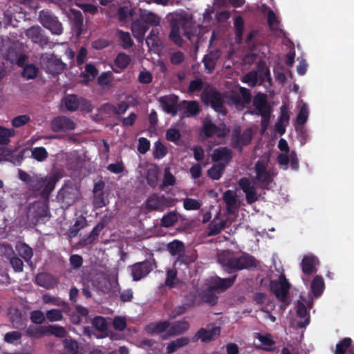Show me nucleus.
I'll use <instances>...</instances> for the list:
<instances>
[{
  "label": "nucleus",
  "mask_w": 354,
  "mask_h": 354,
  "mask_svg": "<svg viewBox=\"0 0 354 354\" xmlns=\"http://www.w3.org/2000/svg\"><path fill=\"white\" fill-rule=\"evenodd\" d=\"M239 93L231 92L222 94L216 88H212L209 90L203 91L202 98L207 104H210L212 108L217 113L225 115L227 113L224 106V98L227 100L229 105H234L239 110L243 109L252 100L250 91L245 87H239Z\"/></svg>",
  "instance_id": "obj_1"
},
{
  "label": "nucleus",
  "mask_w": 354,
  "mask_h": 354,
  "mask_svg": "<svg viewBox=\"0 0 354 354\" xmlns=\"http://www.w3.org/2000/svg\"><path fill=\"white\" fill-rule=\"evenodd\" d=\"M216 289H185L183 295L184 297L183 304L176 307L169 315V317L174 319L183 314L188 308L206 303L214 306L217 303L218 296Z\"/></svg>",
  "instance_id": "obj_2"
},
{
  "label": "nucleus",
  "mask_w": 354,
  "mask_h": 354,
  "mask_svg": "<svg viewBox=\"0 0 354 354\" xmlns=\"http://www.w3.org/2000/svg\"><path fill=\"white\" fill-rule=\"evenodd\" d=\"M217 259L223 269L230 273L257 266L255 258L245 252L223 250L218 254Z\"/></svg>",
  "instance_id": "obj_3"
},
{
  "label": "nucleus",
  "mask_w": 354,
  "mask_h": 354,
  "mask_svg": "<svg viewBox=\"0 0 354 354\" xmlns=\"http://www.w3.org/2000/svg\"><path fill=\"white\" fill-rule=\"evenodd\" d=\"M58 180L57 175L55 174L45 177L35 175L28 189L34 192H39L44 198H48Z\"/></svg>",
  "instance_id": "obj_4"
},
{
  "label": "nucleus",
  "mask_w": 354,
  "mask_h": 354,
  "mask_svg": "<svg viewBox=\"0 0 354 354\" xmlns=\"http://www.w3.org/2000/svg\"><path fill=\"white\" fill-rule=\"evenodd\" d=\"M48 215V206L45 201H35L29 204L27 207V221L32 225H37L39 223L43 222Z\"/></svg>",
  "instance_id": "obj_5"
},
{
  "label": "nucleus",
  "mask_w": 354,
  "mask_h": 354,
  "mask_svg": "<svg viewBox=\"0 0 354 354\" xmlns=\"http://www.w3.org/2000/svg\"><path fill=\"white\" fill-rule=\"evenodd\" d=\"M156 267V260L153 257V254H151L149 259L136 263L129 268L133 281H139L147 276Z\"/></svg>",
  "instance_id": "obj_6"
},
{
  "label": "nucleus",
  "mask_w": 354,
  "mask_h": 354,
  "mask_svg": "<svg viewBox=\"0 0 354 354\" xmlns=\"http://www.w3.org/2000/svg\"><path fill=\"white\" fill-rule=\"evenodd\" d=\"M252 137L253 133L251 129H246L241 133V127L236 126L232 131L231 146L241 153L243 147L248 145L251 142Z\"/></svg>",
  "instance_id": "obj_7"
},
{
  "label": "nucleus",
  "mask_w": 354,
  "mask_h": 354,
  "mask_svg": "<svg viewBox=\"0 0 354 354\" xmlns=\"http://www.w3.org/2000/svg\"><path fill=\"white\" fill-rule=\"evenodd\" d=\"M41 63L42 68L53 75L62 73L66 66V64L55 54L43 55Z\"/></svg>",
  "instance_id": "obj_8"
},
{
  "label": "nucleus",
  "mask_w": 354,
  "mask_h": 354,
  "mask_svg": "<svg viewBox=\"0 0 354 354\" xmlns=\"http://www.w3.org/2000/svg\"><path fill=\"white\" fill-rule=\"evenodd\" d=\"M79 189L73 185H64L59 191L57 198L66 207L72 205L80 198Z\"/></svg>",
  "instance_id": "obj_9"
},
{
  "label": "nucleus",
  "mask_w": 354,
  "mask_h": 354,
  "mask_svg": "<svg viewBox=\"0 0 354 354\" xmlns=\"http://www.w3.org/2000/svg\"><path fill=\"white\" fill-rule=\"evenodd\" d=\"M39 19L40 23L53 34L59 35L62 33V25L57 17L48 11L41 10L39 12Z\"/></svg>",
  "instance_id": "obj_10"
},
{
  "label": "nucleus",
  "mask_w": 354,
  "mask_h": 354,
  "mask_svg": "<svg viewBox=\"0 0 354 354\" xmlns=\"http://www.w3.org/2000/svg\"><path fill=\"white\" fill-rule=\"evenodd\" d=\"M256 176L254 182H257L261 188L265 189L272 182L270 172L267 169V163L258 160L254 165Z\"/></svg>",
  "instance_id": "obj_11"
},
{
  "label": "nucleus",
  "mask_w": 354,
  "mask_h": 354,
  "mask_svg": "<svg viewBox=\"0 0 354 354\" xmlns=\"http://www.w3.org/2000/svg\"><path fill=\"white\" fill-rule=\"evenodd\" d=\"M158 102L163 111L173 117L176 116L180 111L179 97L176 95L162 96L158 99Z\"/></svg>",
  "instance_id": "obj_12"
},
{
  "label": "nucleus",
  "mask_w": 354,
  "mask_h": 354,
  "mask_svg": "<svg viewBox=\"0 0 354 354\" xmlns=\"http://www.w3.org/2000/svg\"><path fill=\"white\" fill-rule=\"evenodd\" d=\"M75 127L74 121L65 115L56 116L50 122V129L55 133H65L74 130Z\"/></svg>",
  "instance_id": "obj_13"
},
{
  "label": "nucleus",
  "mask_w": 354,
  "mask_h": 354,
  "mask_svg": "<svg viewBox=\"0 0 354 354\" xmlns=\"http://www.w3.org/2000/svg\"><path fill=\"white\" fill-rule=\"evenodd\" d=\"M239 186L245 194V199L248 204L251 205L258 201V196L255 187L251 184L249 178L243 177L239 179Z\"/></svg>",
  "instance_id": "obj_14"
},
{
  "label": "nucleus",
  "mask_w": 354,
  "mask_h": 354,
  "mask_svg": "<svg viewBox=\"0 0 354 354\" xmlns=\"http://www.w3.org/2000/svg\"><path fill=\"white\" fill-rule=\"evenodd\" d=\"M253 106L257 111V114L261 118H268V115L271 113V107L269 105L266 95L262 93H257L253 100Z\"/></svg>",
  "instance_id": "obj_15"
},
{
  "label": "nucleus",
  "mask_w": 354,
  "mask_h": 354,
  "mask_svg": "<svg viewBox=\"0 0 354 354\" xmlns=\"http://www.w3.org/2000/svg\"><path fill=\"white\" fill-rule=\"evenodd\" d=\"M26 35L32 42L38 44L42 48L48 44V37L44 35L43 30L39 26H33L28 28L26 31Z\"/></svg>",
  "instance_id": "obj_16"
},
{
  "label": "nucleus",
  "mask_w": 354,
  "mask_h": 354,
  "mask_svg": "<svg viewBox=\"0 0 354 354\" xmlns=\"http://www.w3.org/2000/svg\"><path fill=\"white\" fill-rule=\"evenodd\" d=\"M186 23V19L182 18L173 20L171 23V31L169 38L178 46H181L183 41V39L180 35V28H183Z\"/></svg>",
  "instance_id": "obj_17"
},
{
  "label": "nucleus",
  "mask_w": 354,
  "mask_h": 354,
  "mask_svg": "<svg viewBox=\"0 0 354 354\" xmlns=\"http://www.w3.org/2000/svg\"><path fill=\"white\" fill-rule=\"evenodd\" d=\"M107 221L106 217L102 218L93 227L90 234L79 241V244L82 246H86L93 243L97 239L101 231L105 227Z\"/></svg>",
  "instance_id": "obj_18"
},
{
  "label": "nucleus",
  "mask_w": 354,
  "mask_h": 354,
  "mask_svg": "<svg viewBox=\"0 0 354 354\" xmlns=\"http://www.w3.org/2000/svg\"><path fill=\"white\" fill-rule=\"evenodd\" d=\"M319 265L318 258L313 254L305 255L301 262V270L305 275H311L317 272V266Z\"/></svg>",
  "instance_id": "obj_19"
},
{
  "label": "nucleus",
  "mask_w": 354,
  "mask_h": 354,
  "mask_svg": "<svg viewBox=\"0 0 354 354\" xmlns=\"http://www.w3.org/2000/svg\"><path fill=\"white\" fill-rule=\"evenodd\" d=\"M236 279V277L230 278H220L217 276L211 277L205 280V288H230Z\"/></svg>",
  "instance_id": "obj_20"
},
{
  "label": "nucleus",
  "mask_w": 354,
  "mask_h": 354,
  "mask_svg": "<svg viewBox=\"0 0 354 354\" xmlns=\"http://www.w3.org/2000/svg\"><path fill=\"white\" fill-rule=\"evenodd\" d=\"M221 328L218 326H214L211 328H201L196 334L194 338L201 339L203 342H207L215 339L220 335Z\"/></svg>",
  "instance_id": "obj_21"
},
{
  "label": "nucleus",
  "mask_w": 354,
  "mask_h": 354,
  "mask_svg": "<svg viewBox=\"0 0 354 354\" xmlns=\"http://www.w3.org/2000/svg\"><path fill=\"white\" fill-rule=\"evenodd\" d=\"M268 278L270 280L269 288H291V284L285 273H275L273 270H271Z\"/></svg>",
  "instance_id": "obj_22"
},
{
  "label": "nucleus",
  "mask_w": 354,
  "mask_h": 354,
  "mask_svg": "<svg viewBox=\"0 0 354 354\" xmlns=\"http://www.w3.org/2000/svg\"><path fill=\"white\" fill-rule=\"evenodd\" d=\"M232 159V151L226 147H222L214 150L212 155L213 162H223L222 164L227 165Z\"/></svg>",
  "instance_id": "obj_23"
},
{
  "label": "nucleus",
  "mask_w": 354,
  "mask_h": 354,
  "mask_svg": "<svg viewBox=\"0 0 354 354\" xmlns=\"http://www.w3.org/2000/svg\"><path fill=\"white\" fill-rule=\"evenodd\" d=\"M223 200L226 205L227 214L233 215L239 208L235 192L230 189L225 191L223 193Z\"/></svg>",
  "instance_id": "obj_24"
},
{
  "label": "nucleus",
  "mask_w": 354,
  "mask_h": 354,
  "mask_svg": "<svg viewBox=\"0 0 354 354\" xmlns=\"http://www.w3.org/2000/svg\"><path fill=\"white\" fill-rule=\"evenodd\" d=\"M200 111L198 102L195 100H183L180 102V111H183L182 115L184 117L196 115Z\"/></svg>",
  "instance_id": "obj_25"
},
{
  "label": "nucleus",
  "mask_w": 354,
  "mask_h": 354,
  "mask_svg": "<svg viewBox=\"0 0 354 354\" xmlns=\"http://www.w3.org/2000/svg\"><path fill=\"white\" fill-rule=\"evenodd\" d=\"M70 19L73 28L77 36H80L83 32L84 17L82 12L74 9L71 10Z\"/></svg>",
  "instance_id": "obj_26"
},
{
  "label": "nucleus",
  "mask_w": 354,
  "mask_h": 354,
  "mask_svg": "<svg viewBox=\"0 0 354 354\" xmlns=\"http://www.w3.org/2000/svg\"><path fill=\"white\" fill-rule=\"evenodd\" d=\"M166 198L163 195L151 194L146 201V207L150 211L158 210L165 205Z\"/></svg>",
  "instance_id": "obj_27"
},
{
  "label": "nucleus",
  "mask_w": 354,
  "mask_h": 354,
  "mask_svg": "<svg viewBox=\"0 0 354 354\" xmlns=\"http://www.w3.org/2000/svg\"><path fill=\"white\" fill-rule=\"evenodd\" d=\"M149 26L145 25L140 19H137L131 24V31L133 37L138 41L143 39L145 33L149 30Z\"/></svg>",
  "instance_id": "obj_28"
},
{
  "label": "nucleus",
  "mask_w": 354,
  "mask_h": 354,
  "mask_svg": "<svg viewBox=\"0 0 354 354\" xmlns=\"http://www.w3.org/2000/svg\"><path fill=\"white\" fill-rule=\"evenodd\" d=\"M220 217V212H218L213 221L209 223L208 227V235L209 236H215L219 234L222 230L225 228L227 225V219L221 220L219 222H216Z\"/></svg>",
  "instance_id": "obj_29"
},
{
  "label": "nucleus",
  "mask_w": 354,
  "mask_h": 354,
  "mask_svg": "<svg viewBox=\"0 0 354 354\" xmlns=\"http://www.w3.org/2000/svg\"><path fill=\"white\" fill-rule=\"evenodd\" d=\"M131 62V57L124 53H119L114 59V65L116 68H113L115 73H120L125 69Z\"/></svg>",
  "instance_id": "obj_30"
},
{
  "label": "nucleus",
  "mask_w": 354,
  "mask_h": 354,
  "mask_svg": "<svg viewBox=\"0 0 354 354\" xmlns=\"http://www.w3.org/2000/svg\"><path fill=\"white\" fill-rule=\"evenodd\" d=\"M16 250L26 262L31 261L33 256L32 249L25 243H18L15 246Z\"/></svg>",
  "instance_id": "obj_31"
},
{
  "label": "nucleus",
  "mask_w": 354,
  "mask_h": 354,
  "mask_svg": "<svg viewBox=\"0 0 354 354\" xmlns=\"http://www.w3.org/2000/svg\"><path fill=\"white\" fill-rule=\"evenodd\" d=\"M189 343V339L187 337H182L171 341L167 346V353L171 354L177 350L185 346Z\"/></svg>",
  "instance_id": "obj_32"
},
{
  "label": "nucleus",
  "mask_w": 354,
  "mask_h": 354,
  "mask_svg": "<svg viewBox=\"0 0 354 354\" xmlns=\"http://www.w3.org/2000/svg\"><path fill=\"white\" fill-rule=\"evenodd\" d=\"M255 337L259 340V342L263 346V348L266 351H272V346L275 344L272 336L270 333H256Z\"/></svg>",
  "instance_id": "obj_33"
},
{
  "label": "nucleus",
  "mask_w": 354,
  "mask_h": 354,
  "mask_svg": "<svg viewBox=\"0 0 354 354\" xmlns=\"http://www.w3.org/2000/svg\"><path fill=\"white\" fill-rule=\"evenodd\" d=\"M306 305V304L301 299L297 301V314L299 317L306 319L304 322H299L297 323V325L299 328L305 327L309 324V316L307 313Z\"/></svg>",
  "instance_id": "obj_34"
},
{
  "label": "nucleus",
  "mask_w": 354,
  "mask_h": 354,
  "mask_svg": "<svg viewBox=\"0 0 354 354\" xmlns=\"http://www.w3.org/2000/svg\"><path fill=\"white\" fill-rule=\"evenodd\" d=\"M159 169L157 165H154L147 171L146 180L147 184L151 188H155L158 183Z\"/></svg>",
  "instance_id": "obj_35"
},
{
  "label": "nucleus",
  "mask_w": 354,
  "mask_h": 354,
  "mask_svg": "<svg viewBox=\"0 0 354 354\" xmlns=\"http://www.w3.org/2000/svg\"><path fill=\"white\" fill-rule=\"evenodd\" d=\"M189 324L185 320L176 322L169 329V333L171 335H180L189 329Z\"/></svg>",
  "instance_id": "obj_36"
},
{
  "label": "nucleus",
  "mask_w": 354,
  "mask_h": 354,
  "mask_svg": "<svg viewBox=\"0 0 354 354\" xmlns=\"http://www.w3.org/2000/svg\"><path fill=\"white\" fill-rule=\"evenodd\" d=\"M169 326L168 321L151 323L146 326V330L149 333H160L166 330Z\"/></svg>",
  "instance_id": "obj_37"
},
{
  "label": "nucleus",
  "mask_w": 354,
  "mask_h": 354,
  "mask_svg": "<svg viewBox=\"0 0 354 354\" xmlns=\"http://www.w3.org/2000/svg\"><path fill=\"white\" fill-rule=\"evenodd\" d=\"M218 131V127L210 120L205 119L203 121L201 133H203L206 138L213 137Z\"/></svg>",
  "instance_id": "obj_38"
},
{
  "label": "nucleus",
  "mask_w": 354,
  "mask_h": 354,
  "mask_svg": "<svg viewBox=\"0 0 354 354\" xmlns=\"http://www.w3.org/2000/svg\"><path fill=\"white\" fill-rule=\"evenodd\" d=\"M225 169V165L222 163L214 164L208 170L207 176L212 180H219Z\"/></svg>",
  "instance_id": "obj_39"
},
{
  "label": "nucleus",
  "mask_w": 354,
  "mask_h": 354,
  "mask_svg": "<svg viewBox=\"0 0 354 354\" xmlns=\"http://www.w3.org/2000/svg\"><path fill=\"white\" fill-rule=\"evenodd\" d=\"M256 72L258 74V77L262 82H271L272 78L270 69L263 62H259L258 63L257 71Z\"/></svg>",
  "instance_id": "obj_40"
},
{
  "label": "nucleus",
  "mask_w": 354,
  "mask_h": 354,
  "mask_svg": "<svg viewBox=\"0 0 354 354\" xmlns=\"http://www.w3.org/2000/svg\"><path fill=\"white\" fill-rule=\"evenodd\" d=\"M272 294L282 302L283 308H286L290 303L291 299L288 293L289 289H270Z\"/></svg>",
  "instance_id": "obj_41"
},
{
  "label": "nucleus",
  "mask_w": 354,
  "mask_h": 354,
  "mask_svg": "<svg viewBox=\"0 0 354 354\" xmlns=\"http://www.w3.org/2000/svg\"><path fill=\"white\" fill-rule=\"evenodd\" d=\"M80 98L74 94L66 95L63 100L66 109L71 112L77 111L78 109Z\"/></svg>",
  "instance_id": "obj_42"
},
{
  "label": "nucleus",
  "mask_w": 354,
  "mask_h": 354,
  "mask_svg": "<svg viewBox=\"0 0 354 354\" xmlns=\"http://www.w3.org/2000/svg\"><path fill=\"white\" fill-rule=\"evenodd\" d=\"M86 225V220L84 217L78 218L75 223L68 229L67 235L70 238L75 237L80 230Z\"/></svg>",
  "instance_id": "obj_43"
},
{
  "label": "nucleus",
  "mask_w": 354,
  "mask_h": 354,
  "mask_svg": "<svg viewBox=\"0 0 354 354\" xmlns=\"http://www.w3.org/2000/svg\"><path fill=\"white\" fill-rule=\"evenodd\" d=\"M235 39L237 43H241L243 39L244 30V21L242 17L238 16L234 19Z\"/></svg>",
  "instance_id": "obj_44"
},
{
  "label": "nucleus",
  "mask_w": 354,
  "mask_h": 354,
  "mask_svg": "<svg viewBox=\"0 0 354 354\" xmlns=\"http://www.w3.org/2000/svg\"><path fill=\"white\" fill-rule=\"evenodd\" d=\"M196 255L194 253L188 254L185 252V250L181 252L178 257L176 258V260L175 261L174 266H176L178 263L180 265L181 264H185L189 265L193 262H194L196 259Z\"/></svg>",
  "instance_id": "obj_45"
},
{
  "label": "nucleus",
  "mask_w": 354,
  "mask_h": 354,
  "mask_svg": "<svg viewBox=\"0 0 354 354\" xmlns=\"http://www.w3.org/2000/svg\"><path fill=\"white\" fill-rule=\"evenodd\" d=\"M53 276L46 272H41L36 276V283L43 288H50L52 283Z\"/></svg>",
  "instance_id": "obj_46"
},
{
  "label": "nucleus",
  "mask_w": 354,
  "mask_h": 354,
  "mask_svg": "<svg viewBox=\"0 0 354 354\" xmlns=\"http://www.w3.org/2000/svg\"><path fill=\"white\" fill-rule=\"evenodd\" d=\"M48 156V153L44 147H37L31 149V157L38 162L44 161Z\"/></svg>",
  "instance_id": "obj_47"
},
{
  "label": "nucleus",
  "mask_w": 354,
  "mask_h": 354,
  "mask_svg": "<svg viewBox=\"0 0 354 354\" xmlns=\"http://www.w3.org/2000/svg\"><path fill=\"white\" fill-rule=\"evenodd\" d=\"M167 249L172 256H178L185 250V245L182 241L174 240L168 244Z\"/></svg>",
  "instance_id": "obj_48"
},
{
  "label": "nucleus",
  "mask_w": 354,
  "mask_h": 354,
  "mask_svg": "<svg viewBox=\"0 0 354 354\" xmlns=\"http://www.w3.org/2000/svg\"><path fill=\"white\" fill-rule=\"evenodd\" d=\"M15 133L13 129H8L0 126V145H7L10 142V137L15 136Z\"/></svg>",
  "instance_id": "obj_49"
},
{
  "label": "nucleus",
  "mask_w": 354,
  "mask_h": 354,
  "mask_svg": "<svg viewBox=\"0 0 354 354\" xmlns=\"http://www.w3.org/2000/svg\"><path fill=\"white\" fill-rule=\"evenodd\" d=\"M133 15V10L129 6H123L118 8L117 11L118 19L121 22H124L129 17Z\"/></svg>",
  "instance_id": "obj_50"
},
{
  "label": "nucleus",
  "mask_w": 354,
  "mask_h": 354,
  "mask_svg": "<svg viewBox=\"0 0 354 354\" xmlns=\"http://www.w3.org/2000/svg\"><path fill=\"white\" fill-rule=\"evenodd\" d=\"M176 180L175 176L171 173L169 167L165 169L162 183L160 185V189L163 190L165 187L173 186L176 184Z\"/></svg>",
  "instance_id": "obj_51"
},
{
  "label": "nucleus",
  "mask_w": 354,
  "mask_h": 354,
  "mask_svg": "<svg viewBox=\"0 0 354 354\" xmlns=\"http://www.w3.org/2000/svg\"><path fill=\"white\" fill-rule=\"evenodd\" d=\"M142 22H144L145 25L149 26H156L158 24H160V18L153 12H148L147 14L142 15L140 19Z\"/></svg>",
  "instance_id": "obj_52"
},
{
  "label": "nucleus",
  "mask_w": 354,
  "mask_h": 354,
  "mask_svg": "<svg viewBox=\"0 0 354 354\" xmlns=\"http://www.w3.org/2000/svg\"><path fill=\"white\" fill-rule=\"evenodd\" d=\"M53 335L57 337H64L66 335V330L62 326L57 325H50L46 326V335Z\"/></svg>",
  "instance_id": "obj_53"
},
{
  "label": "nucleus",
  "mask_w": 354,
  "mask_h": 354,
  "mask_svg": "<svg viewBox=\"0 0 354 354\" xmlns=\"http://www.w3.org/2000/svg\"><path fill=\"white\" fill-rule=\"evenodd\" d=\"M161 30L160 24H158L153 26L149 35L147 36L146 39V42L149 45L151 44L152 45L157 44L160 41L159 39V34Z\"/></svg>",
  "instance_id": "obj_54"
},
{
  "label": "nucleus",
  "mask_w": 354,
  "mask_h": 354,
  "mask_svg": "<svg viewBox=\"0 0 354 354\" xmlns=\"http://www.w3.org/2000/svg\"><path fill=\"white\" fill-rule=\"evenodd\" d=\"M178 283L177 277V271L176 269H168L166 272V279L165 281V286L169 288H173Z\"/></svg>",
  "instance_id": "obj_55"
},
{
  "label": "nucleus",
  "mask_w": 354,
  "mask_h": 354,
  "mask_svg": "<svg viewBox=\"0 0 354 354\" xmlns=\"http://www.w3.org/2000/svg\"><path fill=\"white\" fill-rule=\"evenodd\" d=\"M322 290L323 289H311V290L308 292L307 297L301 295L300 299L306 304L308 308H311L313 307V296L315 297L320 296L322 293Z\"/></svg>",
  "instance_id": "obj_56"
},
{
  "label": "nucleus",
  "mask_w": 354,
  "mask_h": 354,
  "mask_svg": "<svg viewBox=\"0 0 354 354\" xmlns=\"http://www.w3.org/2000/svg\"><path fill=\"white\" fill-rule=\"evenodd\" d=\"M167 148L159 140L154 143L153 157L156 159H162L167 153Z\"/></svg>",
  "instance_id": "obj_57"
},
{
  "label": "nucleus",
  "mask_w": 354,
  "mask_h": 354,
  "mask_svg": "<svg viewBox=\"0 0 354 354\" xmlns=\"http://www.w3.org/2000/svg\"><path fill=\"white\" fill-rule=\"evenodd\" d=\"M38 71V68L34 64H28L24 67L22 76L27 80H32L37 77Z\"/></svg>",
  "instance_id": "obj_58"
},
{
  "label": "nucleus",
  "mask_w": 354,
  "mask_h": 354,
  "mask_svg": "<svg viewBox=\"0 0 354 354\" xmlns=\"http://www.w3.org/2000/svg\"><path fill=\"white\" fill-rule=\"evenodd\" d=\"M43 299L45 303L53 302L54 304L62 307V310L64 311V313H67L70 310V308L66 302L61 301L59 299L53 298L50 295H44Z\"/></svg>",
  "instance_id": "obj_59"
},
{
  "label": "nucleus",
  "mask_w": 354,
  "mask_h": 354,
  "mask_svg": "<svg viewBox=\"0 0 354 354\" xmlns=\"http://www.w3.org/2000/svg\"><path fill=\"white\" fill-rule=\"evenodd\" d=\"M166 139L174 143H177L181 138L180 131L176 128H170L166 131Z\"/></svg>",
  "instance_id": "obj_60"
},
{
  "label": "nucleus",
  "mask_w": 354,
  "mask_h": 354,
  "mask_svg": "<svg viewBox=\"0 0 354 354\" xmlns=\"http://www.w3.org/2000/svg\"><path fill=\"white\" fill-rule=\"evenodd\" d=\"M118 36L122 43V47L124 48H131L133 45V41L128 32L118 30Z\"/></svg>",
  "instance_id": "obj_61"
},
{
  "label": "nucleus",
  "mask_w": 354,
  "mask_h": 354,
  "mask_svg": "<svg viewBox=\"0 0 354 354\" xmlns=\"http://www.w3.org/2000/svg\"><path fill=\"white\" fill-rule=\"evenodd\" d=\"M241 81L251 87H254L258 82V74L256 71H250L242 77Z\"/></svg>",
  "instance_id": "obj_62"
},
{
  "label": "nucleus",
  "mask_w": 354,
  "mask_h": 354,
  "mask_svg": "<svg viewBox=\"0 0 354 354\" xmlns=\"http://www.w3.org/2000/svg\"><path fill=\"white\" fill-rule=\"evenodd\" d=\"M92 324L95 328L100 331L105 332L107 330V323L104 317L96 316L92 320Z\"/></svg>",
  "instance_id": "obj_63"
},
{
  "label": "nucleus",
  "mask_w": 354,
  "mask_h": 354,
  "mask_svg": "<svg viewBox=\"0 0 354 354\" xmlns=\"http://www.w3.org/2000/svg\"><path fill=\"white\" fill-rule=\"evenodd\" d=\"M351 342V338H344L336 345L335 354H345V351L350 346Z\"/></svg>",
  "instance_id": "obj_64"
}]
</instances>
